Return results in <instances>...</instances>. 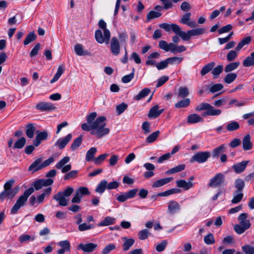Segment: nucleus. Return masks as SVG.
<instances>
[{
  "instance_id": "f257e3e1",
  "label": "nucleus",
  "mask_w": 254,
  "mask_h": 254,
  "mask_svg": "<svg viewBox=\"0 0 254 254\" xmlns=\"http://www.w3.org/2000/svg\"><path fill=\"white\" fill-rule=\"evenodd\" d=\"M97 115L96 112H92L87 115V123L81 125V128L85 131H91L92 135H94L100 138L108 134L110 129L109 127H106V117L100 116L95 120Z\"/></svg>"
},
{
  "instance_id": "f03ea898",
  "label": "nucleus",
  "mask_w": 254,
  "mask_h": 254,
  "mask_svg": "<svg viewBox=\"0 0 254 254\" xmlns=\"http://www.w3.org/2000/svg\"><path fill=\"white\" fill-rule=\"evenodd\" d=\"M34 191V189L32 187H30L28 189L26 190L22 195H21L17 200L16 203L13 206L11 209L10 212L11 214H15L17 213L18 210L21 207L25 206L26 204L28 197L33 193Z\"/></svg>"
},
{
  "instance_id": "7ed1b4c3",
  "label": "nucleus",
  "mask_w": 254,
  "mask_h": 254,
  "mask_svg": "<svg viewBox=\"0 0 254 254\" xmlns=\"http://www.w3.org/2000/svg\"><path fill=\"white\" fill-rule=\"evenodd\" d=\"M196 111L200 112L203 110L205 111L203 112L202 116H217L222 113V111L220 109H215L214 107L208 103H201L195 108Z\"/></svg>"
},
{
  "instance_id": "20e7f679",
  "label": "nucleus",
  "mask_w": 254,
  "mask_h": 254,
  "mask_svg": "<svg viewBox=\"0 0 254 254\" xmlns=\"http://www.w3.org/2000/svg\"><path fill=\"white\" fill-rule=\"evenodd\" d=\"M73 191L74 189L72 187H67L63 191H59L53 198L58 202L59 205L65 206L68 204V200L66 197L70 196Z\"/></svg>"
},
{
  "instance_id": "39448f33",
  "label": "nucleus",
  "mask_w": 254,
  "mask_h": 254,
  "mask_svg": "<svg viewBox=\"0 0 254 254\" xmlns=\"http://www.w3.org/2000/svg\"><path fill=\"white\" fill-rule=\"evenodd\" d=\"M206 30L203 28H197L188 30L187 32L182 30L180 37L184 41H189L192 36H196L203 35Z\"/></svg>"
},
{
  "instance_id": "423d86ee",
  "label": "nucleus",
  "mask_w": 254,
  "mask_h": 254,
  "mask_svg": "<svg viewBox=\"0 0 254 254\" xmlns=\"http://www.w3.org/2000/svg\"><path fill=\"white\" fill-rule=\"evenodd\" d=\"M210 152L207 151H198L195 153L190 158V163L197 162L199 164L206 162L210 157Z\"/></svg>"
},
{
  "instance_id": "0eeeda50",
  "label": "nucleus",
  "mask_w": 254,
  "mask_h": 254,
  "mask_svg": "<svg viewBox=\"0 0 254 254\" xmlns=\"http://www.w3.org/2000/svg\"><path fill=\"white\" fill-rule=\"evenodd\" d=\"M225 184V175L222 173H219L210 180L208 186L209 187L217 188L224 186Z\"/></svg>"
},
{
  "instance_id": "6e6552de",
  "label": "nucleus",
  "mask_w": 254,
  "mask_h": 254,
  "mask_svg": "<svg viewBox=\"0 0 254 254\" xmlns=\"http://www.w3.org/2000/svg\"><path fill=\"white\" fill-rule=\"evenodd\" d=\"M160 28L163 29L167 32H170L172 30L175 34L180 37L181 32H182L181 28L176 24L172 23L169 24L167 23H163L159 25Z\"/></svg>"
},
{
  "instance_id": "1a4fd4ad",
  "label": "nucleus",
  "mask_w": 254,
  "mask_h": 254,
  "mask_svg": "<svg viewBox=\"0 0 254 254\" xmlns=\"http://www.w3.org/2000/svg\"><path fill=\"white\" fill-rule=\"evenodd\" d=\"M98 245L96 244L92 243H88L86 244L81 243L77 245V249L78 250H82L86 253H92L95 251L97 248Z\"/></svg>"
},
{
  "instance_id": "9d476101",
  "label": "nucleus",
  "mask_w": 254,
  "mask_h": 254,
  "mask_svg": "<svg viewBox=\"0 0 254 254\" xmlns=\"http://www.w3.org/2000/svg\"><path fill=\"white\" fill-rule=\"evenodd\" d=\"M54 183V180L52 179H39L35 181L33 183L34 189L38 190L44 187H47L52 185Z\"/></svg>"
},
{
  "instance_id": "9b49d317",
  "label": "nucleus",
  "mask_w": 254,
  "mask_h": 254,
  "mask_svg": "<svg viewBox=\"0 0 254 254\" xmlns=\"http://www.w3.org/2000/svg\"><path fill=\"white\" fill-rule=\"evenodd\" d=\"M36 109L41 111H51L56 109V107L51 103L41 102L37 104L35 107Z\"/></svg>"
},
{
  "instance_id": "f8f14e48",
  "label": "nucleus",
  "mask_w": 254,
  "mask_h": 254,
  "mask_svg": "<svg viewBox=\"0 0 254 254\" xmlns=\"http://www.w3.org/2000/svg\"><path fill=\"white\" fill-rule=\"evenodd\" d=\"M111 51L114 56H118L120 52L119 40L116 37H112L110 43Z\"/></svg>"
},
{
  "instance_id": "ddd939ff",
  "label": "nucleus",
  "mask_w": 254,
  "mask_h": 254,
  "mask_svg": "<svg viewBox=\"0 0 254 254\" xmlns=\"http://www.w3.org/2000/svg\"><path fill=\"white\" fill-rule=\"evenodd\" d=\"M191 13L187 12L184 14L180 21V22L186 24L190 28H194L197 26V23L195 21L190 20Z\"/></svg>"
},
{
  "instance_id": "4468645a",
  "label": "nucleus",
  "mask_w": 254,
  "mask_h": 254,
  "mask_svg": "<svg viewBox=\"0 0 254 254\" xmlns=\"http://www.w3.org/2000/svg\"><path fill=\"white\" fill-rule=\"evenodd\" d=\"M72 136V134L69 133L65 137L59 138L55 143V145L58 146L60 149H64L71 140Z\"/></svg>"
},
{
  "instance_id": "2eb2a0df",
  "label": "nucleus",
  "mask_w": 254,
  "mask_h": 254,
  "mask_svg": "<svg viewBox=\"0 0 254 254\" xmlns=\"http://www.w3.org/2000/svg\"><path fill=\"white\" fill-rule=\"evenodd\" d=\"M181 209V205L175 200H170L168 204V212L170 214H174Z\"/></svg>"
},
{
  "instance_id": "dca6fc26",
  "label": "nucleus",
  "mask_w": 254,
  "mask_h": 254,
  "mask_svg": "<svg viewBox=\"0 0 254 254\" xmlns=\"http://www.w3.org/2000/svg\"><path fill=\"white\" fill-rule=\"evenodd\" d=\"M249 163V161H243L233 165L232 168L236 173L240 174L244 171Z\"/></svg>"
},
{
  "instance_id": "f3484780",
  "label": "nucleus",
  "mask_w": 254,
  "mask_h": 254,
  "mask_svg": "<svg viewBox=\"0 0 254 254\" xmlns=\"http://www.w3.org/2000/svg\"><path fill=\"white\" fill-rule=\"evenodd\" d=\"M42 158H38L35 160L29 167L28 171H32L33 173L37 172L43 169L42 167Z\"/></svg>"
},
{
  "instance_id": "a211bd4d",
  "label": "nucleus",
  "mask_w": 254,
  "mask_h": 254,
  "mask_svg": "<svg viewBox=\"0 0 254 254\" xmlns=\"http://www.w3.org/2000/svg\"><path fill=\"white\" fill-rule=\"evenodd\" d=\"M248 214L246 213H241L238 217V219L239 221V224L244 226L249 229L251 227V224L249 219H248Z\"/></svg>"
},
{
  "instance_id": "6ab92c4d",
  "label": "nucleus",
  "mask_w": 254,
  "mask_h": 254,
  "mask_svg": "<svg viewBox=\"0 0 254 254\" xmlns=\"http://www.w3.org/2000/svg\"><path fill=\"white\" fill-rule=\"evenodd\" d=\"M159 106L156 105L152 107L148 114V117L150 118H156L164 111V109L158 110Z\"/></svg>"
},
{
  "instance_id": "aec40b11",
  "label": "nucleus",
  "mask_w": 254,
  "mask_h": 254,
  "mask_svg": "<svg viewBox=\"0 0 254 254\" xmlns=\"http://www.w3.org/2000/svg\"><path fill=\"white\" fill-rule=\"evenodd\" d=\"M173 179V178L172 177H168L158 180L152 184V187L153 188L161 187L171 182Z\"/></svg>"
},
{
  "instance_id": "412c9836",
  "label": "nucleus",
  "mask_w": 254,
  "mask_h": 254,
  "mask_svg": "<svg viewBox=\"0 0 254 254\" xmlns=\"http://www.w3.org/2000/svg\"><path fill=\"white\" fill-rule=\"evenodd\" d=\"M176 185L178 187L182 188L185 190H187L192 188L194 186L192 182H187L184 180H179L177 181Z\"/></svg>"
},
{
  "instance_id": "4be33fe9",
  "label": "nucleus",
  "mask_w": 254,
  "mask_h": 254,
  "mask_svg": "<svg viewBox=\"0 0 254 254\" xmlns=\"http://www.w3.org/2000/svg\"><path fill=\"white\" fill-rule=\"evenodd\" d=\"M203 121V119L196 114H192L188 116L187 122L189 124H196Z\"/></svg>"
},
{
  "instance_id": "5701e85b",
  "label": "nucleus",
  "mask_w": 254,
  "mask_h": 254,
  "mask_svg": "<svg viewBox=\"0 0 254 254\" xmlns=\"http://www.w3.org/2000/svg\"><path fill=\"white\" fill-rule=\"evenodd\" d=\"M52 188L49 187L43 190L42 193L38 195L37 197V203L40 204L43 202L46 196H48L50 195L52 192Z\"/></svg>"
},
{
  "instance_id": "b1692460",
  "label": "nucleus",
  "mask_w": 254,
  "mask_h": 254,
  "mask_svg": "<svg viewBox=\"0 0 254 254\" xmlns=\"http://www.w3.org/2000/svg\"><path fill=\"white\" fill-rule=\"evenodd\" d=\"M243 148L244 150H249L252 148L253 144L251 141V136L247 134L243 139Z\"/></svg>"
},
{
  "instance_id": "393cba45",
  "label": "nucleus",
  "mask_w": 254,
  "mask_h": 254,
  "mask_svg": "<svg viewBox=\"0 0 254 254\" xmlns=\"http://www.w3.org/2000/svg\"><path fill=\"white\" fill-rule=\"evenodd\" d=\"M35 239L34 235H30L28 234H22L18 237V240L21 244L27 243L31 241H33Z\"/></svg>"
},
{
  "instance_id": "a878e982",
  "label": "nucleus",
  "mask_w": 254,
  "mask_h": 254,
  "mask_svg": "<svg viewBox=\"0 0 254 254\" xmlns=\"http://www.w3.org/2000/svg\"><path fill=\"white\" fill-rule=\"evenodd\" d=\"M243 65L245 67H250L254 65V52L251 53L250 55L243 61Z\"/></svg>"
},
{
  "instance_id": "bb28decb",
  "label": "nucleus",
  "mask_w": 254,
  "mask_h": 254,
  "mask_svg": "<svg viewBox=\"0 0 254 254\" xmlns=\"http://www.w3.org/2000/svg\"><path fill=\"white\" fill-rule=\"evenodd\" d=\"M74 51L76 54L78 56L90 55V53L87 51H84L82 45L80 44H77L74 46Z\"/></svg>"
},
{
  "instance_id": "cd10ccee",
  "label": "nucleus",
  "mask_w": 254,
  "mask_h": 254,
  "mask_svg": "<svg viewBox=\"0 0 254 254\" xmlns=\"http://www.w3.org/2000/svg\"><path fill=\"white\" fill-rule=\"evenodd\" d=\"M26 134L29 138H32L34 135V132L36 130V127L33 124H28L26 126Z\"/></svg>"
},
{
  "instance_id": "c85d7f7f",
  "label": "nucleus",
  "mask_w": 254,
  "mask_h": 254,
  "mask_svg": "<svg viewBox=\"0 0 254 254\" xmlns=\"http://www.w3.org/2000/svg\"><path fill=\"white\" fill-rule=\"evenodd\" d=\"M190 100L189 98H183L175 104L176 108H187L190 105Z\"/></svg>"
},
{
  "instance_id": "c756f323",
  "label": "nucleus",
  "mask_w": 254,
  "mask_h": 254,
  "mask_svg": "<svg viewBox=\"0 0 254 254\" xmlns=\"http://www.w3.org/2000/svg\"><path fill=\"white\" fill-rule=\"evenodd\" d=\"M245 186V182L242 179H236L235 182V187L236 188L235 192H242Z\"/></svg>"
},
{
  "instance_id": "7c9ffc66",
  "label": "nucleus",
  "mask_w": 254,
  "mask_h": 254,
  "mask_svg": "<svg viewBox=\"0 0 254 254\" xmlns=\"http://www.w3.org/2000/svg\"><path fill=\"white\" fill-rule=\"evenodd\" d=\"M116 219L110 216L106 217L103 220L98 224V226H105L115 224Z\"/></svg>"
},
{
  "instance_id": "2f4dec72",
  "label": "nucleus",
  "mask_w": 254,
  "mask_h": 254,
  "mask_svg": "<svg viewBox=\"0 0 254 254\" xmlns=\"http://www.w3.org/2000/svg\"><path fill=\"white\" fill-rule=\"evenodd\" d=\"M151 90L148 88H145L143 89L139 93L133 97V99L135 100L139 101L146 96H147Z\"/></svg>"
},
{
  "instance_id": "473e14b6",
  "label": "nucleus",
  "mask_w": 254,
  "mask_h": 254,
  "mask_svg": "<svg viewBox=\"0 0 254 254\" xmlns=\"http://www.w3.org/2000/svg\"><path fill=\"white\" fill-rule=\"evenodd\" d=\"M16 193V191H14V190H4L0 193V196L3 197V199L5 198L12 199Z\"/></svg>"
},
{
  "instance_id": "72a5a7b5",
  "label": "nucleus",
  "mask_w": 254,
  "mask_h": 254,
  "mask_svg": "<svg viewBox=\"0 0 254 254\" xmlns=\"http://www.w3.org/2000/svg\"><path fill=\"white\" fill-rule=\"evenodd\" d=\"M215 65V64L214 62H211L205 65L202 67L200 71L201 75L202 76H204V75L210 72L211 70L213 69Z\"/></svg>"
},
{
  "instance_id": "f704fd0d",
  "label": "nucleus",
  "mask_w": 254,
  "mask_h": 254,
  "mask_svg": "<svg viewBox=\"0 0 254 254\" xmlns=\"http://www.w3.org/2000/svg\"><path fill=\"white\" fill-rule=\"evenodd\" d=\"M190 94L189 89L186 86H181L178 89V98H187Z\"/></svg>"
},
{
  "instance_id": "c9c22d12",
  "label": "nucleus",
  "mask_w": 254,
  "mask_h": 254,
  "mask_svg": "<svg viewBox=\"0 0 254 254\" xmlns=\"http://www.w3.org/2000/svg\"><path fill=\"white\" fill-rule=\"evenodd\" d=\"M185 167L186 166L185 164L179 165L178 166L172 168V169L167 171L165 172V174L166 175H171L181 172L185 169Z\"/></svg>"
},
{
  "instance_id": "e433bc0d",
  "label": "nucleus",
  "mask_w": 254,
  "mask_h": 254,
  "mask_svg": "<svg viewBox=\"0 0 254 254\" xmlns=\"http://www.w3.org/2000/svg\"><path fill=\"white\" fill-rule=\"evenodd\" d=\"M97 151V150L96 147H93L90 148L86 152L85 160L88 162L92 161L94 159V155Z\"/></svg>"
},
{
  "instance_id": "4c0bfd02",
  "label": "nucleus",
  "mask_w": 254,
  "mask_h": 254,
  "mask_svg": "<svg viewBox=\"0 0 254 254\" xmlns=\"http://www.w3.org/2000/svg\"><path fill=\"white\" fill-rule=\"evenodd\" d=\"M173 46V43H170L169 44L164 40H161L159 42V47L162 50H164L166 52L170 51L171 47Z\"/></svg>"
},
{
  "instance_id": "58836bf2",
  "label": "nucleus",
  "mask_w": 254,
  "mask_h": 254,
  "mask_svg": "<svg viewBox=\"0 0 254 254\" xmlns=\"http://www.w3.org/2000/svg\"><path fill=\"white\" fill-rule=\"evenodd\" d=\"M107 181L106 180L101 181L95 189V191L99 193H103L107 188Z\"/></svg>"
},
{
  "instance_id": "ea45409f",
  "label": "nucleus",
  "mask_w": 254,
  "mask_h": 254,
  "mask_svg": "<svg viewBox=\"0 0 254 254\" xmlns=\"http://www.w3.org/2000/svg\"><path fill=\"white\" fill-rule=\"evenodd\" d=\"M226 148V146L225 144H222L218 147L214 148L212 150V156L214 158H218L219 155L224 151L225 149Z\"/></svg>"
},
{
  "instance_id": "a19ab883",
  "label": "nucleus",
  "mask_w": 254,
  "mask_h": 254,
  "mask_svg": "<svg viewBox=\"0 0 254 254\" xmlns=\"http://www.w3.org/2000/svg\"><path fill=\"white\" fill-rule=\"evenodd\" d=\"M82 138L83 135H80L74 140L70 147L72 151H74L80 145Z\"/></svg>"
},
{
  "instance_id": "79ce46f5",
  "label": "nucleus",
  "mask_w": 254,
  "mask_h": 254,
  "mask_svg": "<svg viewBox=\"0 0 254 254\" xmlns=\"http://www.w3.org/2000/svg\"><path fill=\"white\" fill-rule=\"evenodd\" d=\"M240 128V125L236 121H232L229 123L226 126V129L229 131H233Z\"/></svg>"
},
{
  "instance_id": "37998d69",
  "label": "nucleus",
  "mask_w": 254,
  "mask_h": 254,
  "mask_svg": "<svg viewBox=\"0 0 254 254\" xmlns=\"http://www.w3.org/2000/svg\"><path fill=\"white\" fill-rule=\"evenodd\" d=\"M124 239L126 240V241L123 244V250L124 251H127L133 245L135 241L132 238L127 239L124 238Z\"/></svg>"
},
{
  "instance_id": "c03bdc74",
  "label": "nucleus",
  "mask_w": 254,
  "mask_h": 254,
  "mask_svg": "<svg viewBox=\"0 0 254 254\" xmlns=\"http://www.w3.org/2000/svg\"><path fill=\"white\" fill-rule=\"evenodd\" d=\"M240 64L239 62H233L229 63L225 66L224 69L225 72H229L237 69L240 65Z\"/></svg>"
},
{
  "instance_id": "a18cd8bd",
  "label": "nucleus",
  "mask_w": 254,
  "mask_h": 254,
  "mask_svg": "<svg viewBox=\"0 0 254 254\" xmlns=\"http://www.w3.org/2000/svg\"><path fill=\"white\" fill-rule=\"evenodd\" d=\"M36 38L37 36L34 33V32H31L27 35L25 40L23 42V44L24 45H27L30 43L36 40Z\"/></svg>"
},
{
  "instance_id": "49530a36",
  "label": "nucleus",
  "mask_w": 254,
  "mask_h": 254,
  "mask_svg": "<svg viewBox=\"0 0 254 254\" xmlns=\"http://www.w3.org/2000/svg\"><path fill=\"white\" fill-rule=\"evenodd\" d=\"M64 69L63 67L62 66H59L58 67V68L56 73L54 75L53 79H52L51 80L50 83L51 84H52V83H54V82H55L56 81H57L60 78V77L61 76L62 74L64 73Z\"/></svg>"
},
{
  "instance_id": "de8ad7c7",
  "label": "nucleus",
  "mask_w": 254,
  "mask_h": 254,
  "mask_svg": "<svg viewBox=\"0 0 254 254\" xmlns=\"http://www.w3.org/2000/svg\"><path fill=\"white\" fill-rule=\"evenodd\" d=\"M26 142L25 138L24 137H21L15 142L13 146V148L14 149H21L24 146Z\"/></svg>"
},
{
  "instance_id": "09e8293b",
  "label": "nucleus",
  "mask_w": 254,
  "mask_h": 254,
  "mask_svg": "<svg viewBox=\"0 0 254 254\" xmlns=\"http://www.w3.org/2000/svg\"><path fill=\"white\" fill-rule=\"evenodd\" d=\"M161 15L162 13L159 12L155 11L154 10H151L147 14L146 19L147 20L149 21L152 19L160 17L161 16Z\"/></svg>"
},
{
  "instance_id": "8fccbe9b",
  "label": "nucleus",
  "mask_w": 254,
  "mask_h": 254,
  "mask_svg": "<svg viewBox=\"0 0 254 254\" xmlns=\"http://www.w3.org/2000/svg\"><path fill=\"white\" fill-rule=\"evenodd\" d=\"M186 50V48L183 45L177 46L173 43V46L171 47V52L173 54L182 53Z\"/></svg>"
},
{
  "instance_id": "3c124183",
  "label": "nucleus",
  "mask_w": 254,
  "mask_h": 254,
  "mask_svg": "<svg viewBox=\"0 0 254 254\" xmlns=\"http://www.w3.org/2000/svg\"><path fill=\"white\" fill-rule=\"evenodd\" d=\"M150 235L149 231L147 229H143L140 231L138 233V237L139 239L141 240H144L146 239Z\"/></svg>"
},
{
  "instance_id": "603ef678",
  "label": "nucleus",
  "mask_w": 254,
  "mask_h": 254,
  "mask_svg": "<svg viewBox=\"0 0 254 254\" xmlns=\"http://www.w3.org/2000/svg\"><path fill=\"white\" fill-rule=\"evenodd\" d=\"M160 131L159 130L153 132V133L150 134L148 137H146V142H147L149 143L154 142L158 137Z\"/></svg>"
},
{
  "instance_id": "864d4df0",
  "label": "nucleus",
  "mask_w": 254,
  "mask_h": 254,
  "mask_svg": "<svg viewBox=\"0 0 254 254\" xmlns=\"http://www.w3.org/2000/svg\"><path fill=\"white\" fill-rule=\"evenodd\" d=\"M237 77V75L235 73H229L227 74L224 78V81L227 83L230 84L233 82Z\"/></svg>"
},
{
  "instance_id": "5fc2aeb1",
  "label": "nucleus",
  "mask_w": 254,
  "mask_h": 254,
  "mask_svg": "<svg viewBox=\"0 0 254 254\" xmlns=\"http://www.w3.org/2000/svg\"><path fill=\"white\" fill-rule=\"evenodd\" d=\"M223 69V66L222 65H219L213 68L212 70V74L213 75L214 78H217L220 74L222 72Z\"/></svg>"
},
{
  "instance_id": "6e6d98bb",
  "label": "nucleus",
  "mask_w": 254,
  "mask_h": 254,
  "mask_svg": "<svg viewBox=\"0 0 254 254\" xmlns=\"http://www.w3.org/2000/svg\"><path fill=\"white\" fill-rule=\"evenodd\" d=\"M69 157L68 156L64 157L56 165V167L58 169H61L69 161Z\"/></svg>"
},
{
  "instance_id": "4d7b16f0",
  "label": "nucleus",
  "mask_w": 254,
  "mask_h": 254,
  "mask_svg": "<svg viewBox=\"0 0 254 254\" xmlns=\"http://www.w3.org/2000/svg\"><path fill=\"white\" fill-rule=\"evenodd\" d=\"M234 193L235 194L233 199L231 200V202L233 204H237L240 202L242 199L244 194L243 192H235Z\"/></svg>"
},
{
  "instance_id": "13d9d810",
  "label": "nucleus",
  "mask_w": 254,
  "mask_h": 254,
  "mask_svg": "<svg viewBox=\"0 0 254 254\" xmlns=\"http://www.w3.org/2000/svg\"><path fill=\"white\" fill-rule=\"evenodd\" d=\"M95 37L96 40L99 43H103L105 41V39L103 38L102 32L101 30L98 29L95 31Z\"/></svg>"
},
{
  "instance_id": "bf43d9fd",
  "label": "nucleus",
  "mask_w": 254,
  "mask_h": 254,
  "mask_svg": "<svg viewBox=\"0 0 254 254\" xmlns=\"http://www.w3.org/2000/svg\"><path fill=\"white\" fill-rule=\"evenodd\" d=\"M245 254H254V247L250 245H245L242 247Z\"/></svg>"
},
{
  "instance_id": "052dcab7",
  "label": "nucleus",
  "mask_w": 254,
  "mask_h": 254,
  "mask_svg": "<svg viewBox=\"0 0 254 254\" xmlns=\"http://www.w3.org/2000/svg\"><path fill=\"white\" fill-rule=\"evenodd\" d=\"M78 171L72 170L68 173L65 174L64 176V179L68 180L70 179H73L77 177Z\"/></svg>"
},
{
  "instance_id": "680f3d73",
  "label": "nucleus",
  "mask_w": 254,
  "mask_h": 254,
  "mask_svg": "<svg viewBox=\"0 0 254 254\" xmlns=\"http://www.w3.org/2000/svg\"><path fill=\"white\" fill-rule=\"evenodd\" d=\"M238 56V52L235 50L230 51L227 55V60L228 62L234 61Z\"/></svg>"
},
{
  "instance_id": "e2e57ef3",
  "label": "nucleus",
  "mask_w": 254,
  "mask_h": 254,
  "mask_svg": "<svg viewBox=\"0 0 254 254\" xmlns=\"http://www.w3.org/2000/svg\"><path fill=\"white\" fill-rule=\"evenodd\" d=\"M204 242L207 245H211L215 243V239L212 234L209 233L204 237Z\"/></svg>"
},
{
  "instance_id": "0e129e2a",
  "label": "nucleus",
  "mask_w": 254,
  "mask_h": 254,
  "mask_svg": "<svg viewBox=\"0 0 254 254\" xmlns=\"http://www.w3.org/2000/svg\"><path fill=\"white\" fill-rule=\"evenodd\" d=\"M167 61L169 64H180L183 60V58L182 57H174L171 58H168Z\"/></svg>"
},
{
  "instance_id": "69168bd1",
  "label": "nucleus",
  "mask_w": 254,
  "mask_h": 254,
  "mask_svg": "<svg viewBox=\"0 0 254 254\" xmlns=\"http://www.w3.org/2000/svg\"><path fill=\"white\" fill-rule=\"evenodd\" d=\"M223 87L224 86L222 84L216 83V84L212 85L209 88V91L211 93H214L215 92H216L221 90L223 89Z\"/></svg>"
},
{
  "instance_id": "338daca9",
  "label": "nucleus",
  "mask_w": 254,
  "mask_h": 254,
  "mask_svg": "<svg viewBox=\"0 0 254 254\" xmlns=\"http://www.w3.org/2000/svg\"><path fill=\"white\" fill-rule=\"evenodd\" d=\"M58 245L63 249H65L66 252H69L70 250V244L67 240L60 241Z\"/></svg>"
},
{
  "instance_id": "774afa93",
  "label": "nucleus",
  "mask_w": 254,
  "mask_h": 254,
  "mask_svg": "<svg viewBox=\"0 0 254 254\" xmlns=\"http://www.w3.org/2000/svg\"><path fill=\"white\" fill-rule=\"evenodd\" d=\"M116 248V246L114 244H110L106 246L103 250L101 252V254H108L112 251L115 250Z\"/></svg>"
}]
</instances>
